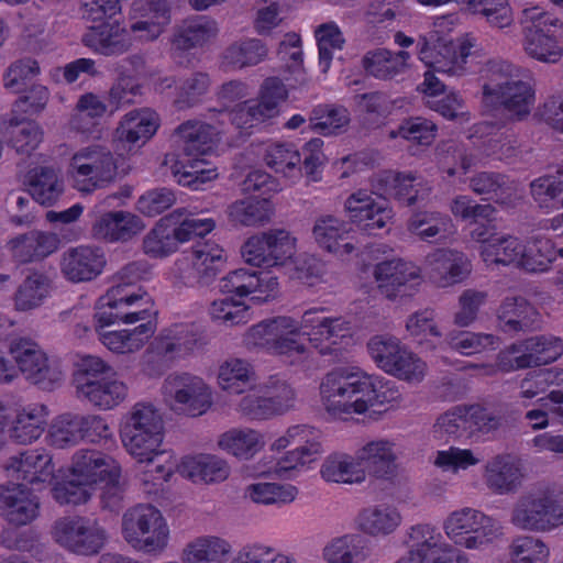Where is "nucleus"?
Returning <instances> with one entry per match:
<instances>
[{"mask_svg": "<svg viewBox=\"0 0 563 563\" xmlns=\"http://www.w3.org/2000/svg\"><path fill=\"white\" fill-rule=\"evenodd\" d=\"M320 395L325 410L334 417L361 415L369 407L401 399L395 382L368 375L358 367H340L328 373L320 384Z\"/></svg>", "mask_w": 563, "mask_h": 563, "instance_id": "f257e3e1", "label": "nucleus"}, {"mask_svg": "<svg viewBox=\"0 0 563 563\" xmlns=\"http://www.w3.org/2000/svg\"><path fill=\"white\" fill-rule=\"evenodd\" d=\"M483 101L501 109L512 120H522L536 101L532 76L503 59H489L484 68Z\"/></svg>", "mask_w": 563, "mask_h": 563, "instance_id": "f03ea898", "label": "nucleus"}, {"mask_svg": "<svg viewBox=\"0 0 563 563\" xmlns=\"http://www.w3.org/2000/svg\"><path fill=\"white\" fill-rule=\"evenodd\" d=\"M509 521L529 532L544 533L563 527V487L548 485L521 494L512 505Z\"/></svg>", "mask_w": 563, "mask_h": 563, "instance_id": "7ed1b4c3", "label": "nucleus"}, {"mask_svg": "<svg viewBox=\"0 0 563 563\" xmlns=\"http://www.w3.org/2000/svg\"><path fill=\"white\" fill-rule=\"evenodd\" d=\"M77 397L102 411L112 410L128 397V386L114 377L111 365L99 356H84L74 374Z\"/></svg>", "mask_w": 563, "mask_h": 563, "instance_id": "20e7f679", "label": "nucleus"}, {"mask_svg": "<svg viewBox=\"0 0 563 563\" xmlns=\"http://www.w3.org/2000/svg\"><path fill=\"white\" fill-rule=\"evenodd\" d=\"M455 20L454 15L438 18L433 30L418 37L417 47L419 59L434 71L460 77L467 70V58L474 43L468 37L452 40L440 34Z\"/></svg>", "mask_w": 563, "mask_h": 563, "instance_id": "39448f33", "label": "nucleus"}, {"mask_svg": "<svg viewBox=\"0 0 563 563\" xmlns=\"http://www.w3.org/2000/svg\"><path fill=\"white\" fill-rule=\"evenodd\" d=\"M301 320L288 316L265 319L244 333L243 342L247 347L265 350L274 355H283L291 363L305 362L310 356L307 344L300 339Z\"/></svg>", "mask_w": 563, "mask_h": 563, "instance_id": "423d86ee", "label": "nucleus"}, {"mask_svg": "<svg viewBox=\"0 0 563 563\" xmlns=\"http://www.w3.org/2000/svg\"><path fill=\"white\" fill-rule=\"evenodd\" d=\"M122 533L124 540L136 551L155 554L166 548L169 529L157 508L152 505H137L123 515Z\"/></svg>", "mask_w": 563, "mask_h": 563, "instance_id": "0eeeda50", "label": "nucleus"}, {"mask_svg": "<svg viewBox=\"0 0 563 563\" xmlns=\"http://www.w3.org/2000/svg\"><path fill=\"white\" fill-rule=\"evenodd\" d=\"M166 408L177 416L196 418L212 406V391L199 376L189 373L168 375L161 388Z\"/></svg>", "mask_w": 563, "mask_h": 563, "instance_id": "6e6552de", "label": "nucleus"}, {"mask_svg": "<svg viewBox=\"0 0 563 563\" xmlns=\"http://www.w3.org/2000/svg\"><path fill=\"white\" fill-rule=\"evenodd\" d=\"M122 443L134 459H147L163 445L164 421L151 404L139 402L131 409L121 431Z\"/></svg>", "mask_w": 563, "mask_h": 563, "instance_id": "1a4fd4ad", "label": "nucleus"}, {"mask_svg": "<svg viewBox=\"0 0 563 563\" xmlns=\"http://www.w3.org/2000/svg\"><path fill=\"white\" fill-rule=\"evenodd\" d=\"M111 437L106 418L93 413L64 412L48 424L45 440L55 449H69L82 441L98 443Z\"/></svg>", "mask_w": 563, "mask_h": 563, "instance_id": "9d476101", "label": "nucleus"}, {"mask_svg": "<svg viewBox=\"0 0 563 563\" xmlns=\"http://www.w3.org/2000/svg\"><path fill=\"white\" fill-rule=\"evenodd\" d=\"M100 310L96 313V321L100 328L123 322L125 324H144L153 319V300L146 291H130L122 285L112 286L100 298Z\"/></svg>", "mask_w": 563, "mask_h": 563, "instance_id": "9b49d317", "label": "nucleus"}, {"mask_svg": "<svg viewBox=\"0 0 563 563\" xmlns=\"http://www.w3.org/2000/svg\"><path fill=\"white\" fill-rule=\"evenodd\" d=\"M367 349L380 369L400 380L418 384L427 374L426 362L395 336H373Z\"/></svg>", "mask_w": 563, "mask_h": 563, "instance_id": "f8f14e48", "label": "nucleus"}, {"mask_svg": "<svg viewBox=\"0 0 563 563\" xmlns=\"http://www.w3.org/2000/svg\"><path fill=\"white\" fill-rule=\"evenodd\" d=\"M118 166L112 152L100 144L78 150L70 158L69 175L74 187L84 194H90L112 183Z\"/></svg>", "mask_w": 563, "mask_h": 563, "instance_id": "ddd939ff", "label": "nucleus"}, {"mask_svg": "<svg viewBox=\"0 0 563 563\" xmlns=\"http://www.w3.org/2000/svg\"><path fill=\"white\" fill-rule=\"evenodd\" d=\"M54 541L77 555L92 556L106 545V530L96 521L85 517H63L52 528Z\"/></svg>", "mask_w": 563, "mask_h": 563, "instance_id": "4468645a", "label": "nucleus"}, {"mask_svg": "<svg viewBox=\"0 0 563 563\" xmlns=\"http://www.w3.org/2000/svg\"><path fill=\"white\" fill-rule=\"evenodd\" d=\"M296 239L286 230H271L262 235L251 236L242 246V256L253 266L275 267L292 257Z\"/></svg>", "mask_w": 563, "mask_h": 563, "instance_id": "2eb2a0df", "label": "nucleus"}, {"mask_svg": "<svg viewBox=\"0 0 563 563\" xmlns=\"http://www.w3.org/2000/svg\"><path fill=\"white\" fill-rule=\"evenodd\" d=\"M9 354L25 378L43 389L53 388L62 379V373L48 364L46 354L30 339H11Z\"/></svg>", "mask_w": 563, "mask_h": 563, "instance_id": "dca6fc26", "label": "nucleus"}, {"mask_svg": "<svg viewBox=\"0 0 563 563\" xmlns=\"http://www.w3.org/2000/svg\"><path fill=\"white\" fill-rule=\"evenodd\" d=\"M563 354V341L559 336L542 334L518 341L499 354L509 356L507 369L538 367L556 361Z\"/></svg>", "mask_w": 563, "mask_h": 563, "instance_id": "f3484780", "label": "nucleus"}, {"mask_svg": "<svg viewBox=\"0 0 563 563\" xmlns=\"http://www.w3.org/2000/svg\"><path fill=\"white\" fill-rule=\"evenodd\" d=\"M303 334L321 355H329L333 346L349 338L352 332L351 323L344 317L323 316V309L312 308L301 316Z\"/></svg>", "mask_w": 563, "mask_h": 563, "instance_id": "a211bd4d", "label": "nucleus"}, {"mask_svg": "<svg viewBox=\"0 0 563 563\" xmlns=\"http://www.w3.org/2000/svg\"><path fill=\"white\" fill-rule=\"evenodd\" d=\"M220 290L240 297L251 296L255 303L267 302L278 291V280L271 271L239 268L220 280Z\"/></svg>", "mask_w": 563, "mask_h": 563, "instance_id": "6ab92c4d", "label": "nucleus"}, {"mask_svg": "<svg viewBox=\"0 0 563 563\" xmlns=\"http://www.w3.org/2000/svg\"><path fill=\"white\" fill-rule=\"evenodd\" d=\"M202 343L195 324H175L164 329L152 342L150 355L153 360L168 366L177 358L191 353Z\"/></svg>", "mask_w": 563, "mask_h": 563, "instance_id": "aec40b11", "label": "nucleus"}, {"mask_svg": "<svg viewBox=\"0 0 563 563\" xmlns=\"http://www.w3.org/2000/svg\"><path fill=\"white\" fill-rule=\"evenodd\" d=\"M106 264V254L101 247L82 244L67 249L62 254L59 266L66 280L79 284L99 277Z\"/></svg>", "mask_w": 563, "mask_h": 563, "instance_id": "412c9836", "label": "nucleus"}, {"mask_svg": "<svg viewBox=\"0 0 563 563\" xmlns=\"http://www.w3.org/2000/svg\"><path fill=\"white\" fill-rule=\"evenodd\" d=\"M471 269L467 256L452 249H437L423 262L428 278L442 288L461 283L470 275Z\"/></svg>", "mask_w": 563, "mask_h": 563, "instance_id": "4be33fe9", "label": "nucleus"}, {"mask_svg": "<svg viewBox=\"0 0 563 563\" xmlns=\"http://www.w3.org/2000/svg\"><path fill=\"white\" fill-rule=\"evenodd\" d=\"M344 210L351 222L369 233L384 229L394 218L393 209L387 201H377L367 190L363 189L351 194L346 198Z\"/></svg>", "mask_w": 563, "mask_h": 563, "instance_id": "5701e85b", "label": "nucleus"}, {"mask_svg": "<svg viewBox=\"0 0 563 563\" xmlns=\"http://www.w3.org/2000/svg\"><path fill=\"white\" fill-rule=\"evenodd\" d=\"M378 291L389 300L405 296L409 284L420 278V268L411 262L393 258L379 262L373 272Z\"/></svg>", "mask_w": 563, "mask_h": 563, "instance_id": "b1692460", "label": "nucleus"}, {"mask_svg": "<svg viewBox=\"0 0 563 563\" xmlns=\"http://www.w3.org/2000/svg\"><path fill=\"white\" fill-rule=\"evenodd\" d=\"M40 512L36 495L24 484H8L0 488V516L21 527L31 523Z\"/></svg>", "mask_w": 563, "mask_h": 563, "instance_id": "393cba45", "label": "nucleus"}, {"mask_svg": "<svg viewBox=\"0 0 563 563\" xmlns=\"http://www.w3.org/2000/svg\"><path fill=\"white\" fill-rule=\"evenodd\" d=\"M8 477L29 484L46 483L54 478L52 455L43 448L23 451L11 456L5 465Z\"/></svg>", "mask_w": 563, "mask_h": 563, "instance_id": "a878e982", "label": "nucleus"}, {"mask_svg": "<svg viewBox=\"0 0 563 563\" xmlns=\"http://www.w3.org/2000/svg\"><path fill=\"white\" fill-rule=\"evenodd\" d=\"M81 41L95 53L107 57L123 55L133 45L129 30L119 22H102L88 27Z\"/></svg>", "mask_w": 563, "mask_h": 563, "instance_id": "bb28decb", "label": "nucleus"}, {"mask_svg": "<svg viewBox=\"0 0 563 563\" xmlns=\"http://www.w3.org/2000/svg\"><path fill=\"white\" fill-rule=\"evenodd\" d=\"M144 229L142 220L128 211H109L95 214L91 236L109 243L125 242Z\"/></svg>", "mask_w": 563, "mask_h": 563, "instance_id": "cd10ccee", "label": "nucleus"}, {"mask_svg": "<svg viewBox=\"0 0 563 563\" xmlns=\"http://www.w3.org/2000/svg\"><path fill=\"white\" fill-rule=\"evenodd\" d=\"M409 553L427 563H455L451 558L453 549L443 541L437 528L429 523H418L408 530Z\"/></svg>", "mask_w": 563, "mask_h": 563, "instance_id": "c85d7f7f", "label": "nucleus"}, {"mask_svg": "<svg viewBox=\"0 0 563 563\" xmlns=\"http://www.w3.org/2000/svg\"><path fill=\"white\" fill-rule=\"evenodd\" d=\"M360 466L379 479H391L397 474L398 453L396 443L388 439L366 442L356 451Z\"/></svg>", "mask_w": 563, "mask_h": 563, "instance_id": "c756f323", "label": "nucleus"}, {"mask_svg": "<svg viewBox=\"0 0 563 563\" xmlns=\"http://www.w3.org/2000/svg\"><path fill=\"white\" fill-rule=\"evenodd\" d=\"M522 467L518 460L509 454H498L484 466V482L489 490L497 495L516 493L522 485Z\"/></svg>", "mask_w": 563, "mask_h": 563, "instance_id": "7c9ffc66", "label": "nucleus"}, {"mask_svg": "<svg viewBox=\"0 0 563 563\" xmlns=\"http://www.w3.org/2000/svg\"><path fill=\"white\" fill-rule=\"evenodd\" d=\"M117 462L96 450L81 449L71 457L70 476L92 490L107 475H117Z\"/></svg>", "mask_w": 563, "mask_h": 563, "instance_id": "2f4dec72", "label": "nucleus"}, {"mask_svg": "<svg viewBox=\"0 0 563 563\" xmlns=\"http://www.w3.org/2000/svg\"><path fill=\"white\" fill-rule=\"evenodd\" d=\"M470 188L485 199L494 200L504 208H514L522 195L519 185L506 175L482 172L470 178Z\"/></svg>", "mask_w": 563, "mask_h": 563, "instance_id": "473e14b6", "label": "nucleus"}, {"mask_svg": "<svg viewBox=\"0 0 563 563\" xmlns=\"http://www.w3.org/2000/svg\"><path fill=\"white\" fill-rule=\"evenodd\" d=\"M58 238L53 233L31 231L18 234L7 242V250L18 264L42 260L58 247Z\"/></svg>", "mask_w": 563, "mask_h": 563, "instance_id": "72a5a7b5", "label": "nucleus"}, {"mask_svg": "<svg viewBox=\"0 0 563 563\" xmlns=\"http://www.w3.org/2000/svg\"><path fill=\"white\" fill-rule=\"evenodd\" d=\"M49 411L44 404H29L15 409L10 428V438L20 444L36 441L45 430Z\"/></svg>", "mask_w": 563, "mask_h": 563, "instance_id": "f704fd0d", "label": "nucleus"}, {"mask_svg": "<svg viewBox=\"0 0 563 563\" xmlns=\"http://www.w3.org/2000/svg\"><path fill=\"white\" fill-rule=\"evenodd\" d=\"M351 225L332 214L320 216L316 219L312 234L322 249L335 254H350L355 250L349 241Z\"/></svg>", "mask_w": 563, "mask_h": 563, "instance_id": "c9c22d12", "label": "nucleus"}, {"mask_svg": "<svg viewBox=\"0 0 563 563\" xmlns=\"http://www.w3.org/2000/svg\"><path fill=\"white\" fill-rule=\"evenodd\" d=\"M219 34L218 22L207 15H195L183 21L175 30L172 44L178 51L202 47Z\"/></svg>", "mask_w": 563, "mask_h": 563, "instance_id": "e433bc0d", "label": "nucleus"}, {"mask_svg": "<svg viewBox=\"0 0 563 563\" xmlns=\"http://www.w3.org/2000/svg\"><path fill=\"white\" fill-rule=\"evenodd\" d=\"M96 331L99 340L110 351L119 354L134 353L141 350L145 343L154 335L156 323L145 321L144 324H137L132 329L119 331H106L96 324Z\"/></svg>", "mask_w": 563, "mask_h": 563, "instance_id": "4c0bfd02", "label": "nucleus"}, {"mask_svg": "<svg viewBox=\"0 0 563 563\" xmlns=\"http://www.w3.org/2000/svg\"><path fill=\"white\" fill-rule=\"evenodd\" d=\"M402 517L394 506L379 504L363 508L356 519L358 531L369 537H387L401 525Z\"/></svg>", "mask_w": 563, "mask_h": 563, "instance_id": "58836bf2", "label": "nucleus"}, {"mask_svg": "<svg viewBox=\"0 0 563 563\" xmlns=\"http://www.w3.org/2000/svg\"><path fill=\"white\" fill-rule=\"evenodd\" d=\"M158 124V115L153 110L147 108L133 110L120 121L114 139L129 145L145 143L156 133Z\"/></svg>", "mask_w": 563, "mask_h": 563, "instance_id": "ea45409f", "label": "nucleus"}, {"mask_svg": "<svg viewBox=\"0 0 563 563\" xmlns=\"http://www.w3.org/2000/svg\"><path fill=\"white\" fill-rule=\"evenodd\" d=\"M410 54L406 51L391 52L386 48L368 51L362 58V66L367 75L390 80L409 68Z\"/></svg>", "mask_w": 563, "mask_h": 563, "instance_id": "a19ab883", "label": "nucleus"}, {"mask_svg": "<svg viewBox=\"0 0 563 563\" xmlns=\"http://www.w3.org/2000/svg\"><path fill=\"white\" fill-rule=\"evenodd\" d=\"M372 554L369 542L357 533L332 538L322 549L328 563H363Z\"/></svg>", "mask_w": 563, "mask_h": 563, "instance_id": "79ce46f5", "label": "nucleus"}, {"mask_svg": "<svg viewBox=\"0 0 563 563\" xmlns=\"http://www.w3.org/2000/svg\"><path fill=\"white\" fill-rule=\"evenodd\" d=\"M179 474L194 483L223 482L230 475L228 463L216 455L200 454L186 456L177 466Z\"/></svg>", "mask_w": 563, "mask_h": 563, "instance_id": "37998d69", "label": "nucleus"}, {"mask_svg": "<svg viewBox=\"0 0 563 563\" xmlns=\"http://www.w3.org/2000/svg\"><path fill=\"white\" fill-rule=\"evenodd\" d=\"M200 156L181 154L170 166L172 174L179 185L199 189L206 183L217 178V168Z\"/></svg>", "mask_w": 563, "mask_h": 563, "instance_id": "c03bdc74", "label": "nucleus"}, {"mask_svg": "<svg viewBox=\"0 0 563 563\" xmlns=\"http://www.w3.org/2000/svg\"><path fill=\"white\" fill-rule=\"evenodd\" d=\"M538 312L522 297H507L498 310L499 328L504 332L516 333L534 328Z\"/></svg>", "mask_w": 563, "mask_h": 563, "instance_id": "a18cd8bd", "label": "nucleus"}, {"mask_svg": "<svg viewBox=\"0 0 563 563\" xmlns=\"http://www.w3.org/2000/svg\"><path fill=\"white\" fill-rule=\"evenodd\" d=\"M321 477L329 483L361 484L366 472L358 459L346 453H332L325 457L320 468Z\"/></svg>", "mask_w": 563, "mask_h": 563, "instance_id": "49530a36", "label": "nucleus"}, {"mask_svg": "<svg viewBox=\"0 0 563 563\" xmlns=\"http://www.w3.org/2000/svg\"><path fill=\"white\" fill-rule=\"evenodd\" d=\"M0 136H10L12 146L18 153L30 154L42 142L43 132L33 121L11 118H0Z\"/></svg>", "mask_w": 563, "mask_h": 563, "instance_id": "de8ad7c7", "label": "nucleus"}, {"mask_svg": "<svg viewBox=\"0 0 563 563\" xmlns=\"http://www.w3.org/2000/svg\"><path fill=\"white\" fill-rule=\"evenodd\" d=\"M256 374L250 362L230 357L220 364L218 384L230 394H242L255 386Z\"/></svg>", "mask_w": 563, "mask_h": 563, "instance_id": "09e8293b", "label": "nucleus"}, {"mask_svg": "<svg viewBox=\"0 0 563 563\" xmlns=\"http://www.w3.org/2000/svg\"><path fill=\"white\" fill-rule=\"evenodd\" d=\"M384 180L390 185L387 194L408 207L427 200L432 190L428 181L412 174L389 173Z\"/></svg>", "mask_w": 563, "mask_h": 563, "instance_id": "8fccbe9b", "label": "nucleus"}, {"mask_svg": "<svg viewBox=\"0 0 563 563\" xmlns=\"http://www.w3.org/2000/svg\"><path fill=\"white\" fill-rule=\"evenodd\" d=\"M523 49L529 57L545 64H556L563 56L556 35L540 29H525Z\"/></svg>", "mask_w": 563, "mask_h": 563, "instance_id": "3c124183", "label": "nucleus"}, {"mask_svg": "<svg viewBox=\"0 0 563 563\" xmlns=\"http://www.w3.org/2000/svg\"><path fill=\"white\" fill-rule=\"evenodd\" d=\"M553 175H545L530 183V195L540 209L554 211L563 209V163L556 165Z\"/></svg>", "mask_w": 563, "mask_h": 563, "instance_id": "603ef678", "label": "nucleus"}, {"mask_svg": "<svg viewBox=\"0 0 563 563\" xmlns=\"http://www.w3.org/2000/svg\"><path fill=\"white\" fill-rule=\"evenodd\" d=\"M526 244L512 235H495L481 250L483 261L487 265H516L521 268Z\"/></svg>", "mask_w": 563, "mask_h": 563, "instance_id": "864d4df0", "label": "nucleus"}, {"mask_svg": "<svg viewBox=\"0 0 563 563\" xmlns=\"http://www.w3.org/2000/svg\"><path fill=\"white\" fill-rule=\"evenodd\" d=\"M219 446L228 453L244 460L253 457L264 445L263 435L250 428H233L221 434Z\"/></svg>", "mask_w": 563, "mask_h": 563, "instance_id": "5fc2aeb1", "label": "nucleus"}, {"mask_svg": "<svg viewBox=\"0 0 563 563\" xmlns=\"http://www.w3.org/2000/svg\"><path fill=\"white\" fill-rule=\"evenodd\" d=\"M176 135L183 154L205 156L214 145L212 126L200 121L189 120L180 124Z\"/></svg>", "mask_w": 563, "mask_h": 563, "instance_id": "6e6d98bb", "label": "nucleus"}, {"mask_svg": "<svg viewBox=\"0 0 563 563\" xmlns=\"http://www.w3.org/2000/svg\"><path fill=\"white\" fill-rule=\"evenodd\" d=\"M29 192L32 198L43 205L51 206L62 195L63 184L52 167H35L27 174Z\"/></svg>", "mask_w": 563, "mask_h": 563, "instance_id": "4d7b16f0", "label": "nucleus"}, {"mask_svg": "<svg viewBox=\"0 0 563 563\" xmlns=\"http://www.w3.org/2000/svg\"><path fill=\"white\" fill-rule=\"evenodd\" d=\"M452 220L438 211H421L412 214L407 223L408 231L421 241L446 238L451 232Z\"/></svg>", "mask_w": 563, "mask_h": 563, "instance_id": "13d9d810", "label": "nucleus"}, {"mask_svg": "<svg viewBox=\"0 0 563 563\" xmlns=\"http://www.w3.org/2000/svg\"><path fill=\"white\" fill-rule=\"evenodd\" d=\"M266 165L285 177H301V153L292 143H274L265 150Z\"/></svg>", "mask_w": 563, "mask_h": 563, "instance_id": "bf43d9fd", "label": "nucleus"}, {"mask_svg": "<svg viewBox=\"0 0 563 563\" xmlns=\"http://www.w3.org/2000/svg\"><path fill=\"white\" fill-rule=\"evenodd\" d=\"M362 124L366 129L382 126L394 110V102L382 91L362 93L355 97Z\"/></svg>", "mask_w": 563, "mask_h": 563, "instance_id": "052dcab7", "label": "nucleus"}, {"mask_svg": "<svg viewBox=\"0 0 563 563\" xmlns=\"http://www.w3.org/2000/svg\"><path fill=\"white\" fill-rule=\"evenodd\" d=\"M49 278L38 272L25 277L14 294V307L19 311H29L40 307L49 296Z\"/></svg>", "mask_w": 563, "mask_h": 563, "instance_id": "680f3d73", "label": "nucleus"}, {"mask_svg": "<svg viewBox=\"0 0 563 563\" xmlns=\"http://www.w3.org/2000/svg\"><path fill=\"white\" fill-rule=\"evenodd\" d=\"M507 556V563H548L550 548L538 537L520 534L509 543Z\"/></svg>", "mask_w": 563, "mask_h": 563, "instance_id": "e2e57ef3", "label": "nucleus"}, {"mask_svg": "<svg viewBox=\"0 0 563 563\" xmlns=\"http://www.w3.org/2000/svg\"><path fill=\"white\" fill-rule=\"evenodd\" d=\"M267 56L266 45L257 38H247L231 44L223 52V63L232 69L255 66Z\"/></svg>", "mask_w": 563, "mask_h": 563, "instance_id": "0e129e2a", "label": "nucleus"}, {"mask_svg": "<svg viewBox=\"0 0 563 563\" xmlns=\"http://www.w3.org/2000/svg\"><path fill=\"white\" fill-rule=\"evenodd\" d=\"M350 123V112L343 106L319 104L313 108L310 128L322 135L341 133Z\"/></svg>", "mask_w": 563, "mask_h": 563, "instance_id": "69168bd1", "label": "nucleus"}, {"mask_svg": "<svg viewBox=\"0 0 563 563\" xmlns=\"http://www.w3.org/2000/svg\"><path fill=\"white\" fill-rule=\"evenodd\" d=\"M210 87L211 78L208 73L194 71L179 79L174 102L179 110L192 108L202 101Z\"/></svg>", "mask_w": 563, "mask_h": 563, "instance_id": "338daca9", "label": "nucleus"}, {"mask_svg": "<svg viewBox=\"0 0 563 563\" xmlns=\"http://www.w3.org/2000/svg\"><path fill=\"white\" fill-rule=\"evenodd\" d=\"M231 550L230 544L218 537H202L187 545L185 563H219Z\"/></svg>", "mask_w": 563, "mask_h": 563, "instance_id": "774afa93", "label": "nucleus"}]
</instances>
